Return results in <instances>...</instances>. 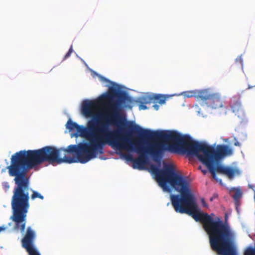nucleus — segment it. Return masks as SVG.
Listing matches in <instances>:
<instances>
[{
	"instance_id": "obj_1",
	"label": "nucleus",
	"mask_w": 255,
	"mask_h": 255,
	"mask_svg": "<svg viewBox=\"0 0 255 255\" xmlns=\"http://www.w3.org/2000/svg\"><path fill=\"white\" fill-rule=\"evenodd\" d=\"M95 158V154L87 142L70 145L67 148L46 146L39 149L20 150L15 153L11 157L10 165L7 167L9 175L15 176L14 201L22 208H27L29 188L26 174L34 167L44 162L53 165L78 162L85 163Z\"/></svg>"
},
{
	"instance_id": "obj_2",
	"label": "nucleus",
	"mask_w": 255,
	"mask_h": 255,
	"mask_svg": "<svg viewBox=\"0 0 255 255\" xmlns=\"http://www.w3.org/2000/svg\"><path fill=\"white\" fill-rule=\"evenodd\" d=\"M128 128L139 135L140 138L170 141L183 153L196 156L208 169L213 178L222 183L216 172L225 175L230 179L235 176L236 170L233 167L220 164L225 157L233 154V149L227 145L218 144L216 147L193 140L188 135H181L176 131H152L143 129L138 125L130 123Z\"/></svg>"
},
{
	"instance_id": "obj_3",
	"label": "nucleus",
	"mask_w": 255,
	"mask_h": 255,
	"mask_svg": "<svg viewBox=\"0 0 255 255\" xmlns=\"http://www.w3.org/2000/svg\"><path fill=\"white\" fill-rule=\"evenodd\" d=\"M100 100L101 102L106 101V112L103 115V121L99 120L98 115L92 139H90L89 143L95 158L98 154L104 153V147L107 144L117 149L123 150L129 148L128 144L131 141L129 133L120 130L111 131L109 129V127L123 125L120 116L122 105L132 103L131 98L127 93L119 92L111 87L108 93L102 95Z\"/></svg>"
},
{
	"instance_id": "obj_4",
	"label": "nucleus",
	"mask_w": 255,
	"mask_h": 255,
	"mask_svg": "<svg viewBox=\"0 0 255 255\" xmlns=\"http://www.w3.org/2000/svg\"><path fill=\"white\" fill-rule=\"evenodd\" d=\"M149 171L164 191H170V187L167 185L168 183L180 192V195H170L172 205L176 212L187 214L195 208L197 203L189 188V182L183 176L176 172L173 165L165 164L164 169H160L156 165L151 164Z\"/></svg>"
},
{
	"instance_id": "obj_5",
	"label": "nucleus",
	"mask_w": 255,
	"mask_h": 255,
	"mask_svg": "<svg viewBox=\"0 0 255 255\" xmlns=\"http://www.w3.org/2000/svg\"><path fill=\"white\" fill-rule=\"evenodd\" d=\"M187 214L202 224L213 251L219 255H238L236 234L228 224L218 217L214 219L207 213L200 212L197 205Z\"/></svg>"
},
{
	"instance_id": "obj_6",
	"label": "nucleus",
	"mask_w": 255,
	"mask_h": 255,
	"mask_svg": "<svg viewBox=\"0 0 255 255\" xmlns=\"http://www.w3.org/2000/svg\"><path fill=\"white\" fill-rule=\"evenodd\" d=\"M101 100H85L83 102L82 106V112L83 114L87 118L92 117L87 124V127L79 126L77 123L72 122L69 119L66 124V128L70 131L76 130L74 134L75 137L81 136L86 137L90 143V139H92L94 132L95 126L96 124V120L98 115L96 113L100 107Z\"/></svg>"
},
{
	"instance_id": "obj_7",
	"label": "nucleus",
	"mask_w": 255,
	"mask_h": 255,
	"mask_svg": "<svg viewBox=\"0 0 255 255\" xmlns=\"http://www.w3.org/2000/svg\"><path fill=\"white\" fill-rule=\"evenodd\" d=\"M14 177V181L15 182V186L13 190V195L11 198V208L12 210V215L10 217V219H11L14 223L15 225L14 226V229L16 230H20L21 233L24 232L25 226H26V216L29 208V192L30 191H32V194L31 195L30 198L32 200H35L36 198H39L41 200H43L44 197L41 195L40 193L37 192V191L32 190L30 188V185L29 184V190L28 191V207L25 209L22 208L20 206H19L18 204L15 202L16 201L14 200V191L16 188V184L15 183V176ZM26 176H27L26 175ZM28 178V177H27ZM29 180V179L28 178Z\"/></svg>"
},
{
	"instance_id": "obj_8",
	"label": "nucleus",
	"mask_w": 255,
	"mask_h": 255,
	"mask_svg": "<svg viewBox=\"0 0 255 255\" xmlns=\"http://www.w3.org/2000/svg\"><path fill=\"white\" fill-rule=\"evenodd\" d=\"M128 147L129 148L125 149L134 151L139 154V157L135 158L133 162V168L143 169V165L146 162V154H150L154 160H156V158H158L159 156V148L158 145H155L145 147L143 146L141 139L134 141H130Z\"/></svg>"
},
{
	"instance_id": "obj_9",
	"label": "nucleus",
	"mask_w": 255,
	"mask_h": 255,
	"mask_svg": "<svg viewBox=\"0 0 255 255\" xmlns=\"http://www.w3.org/2000/svg\"><path fill=\"white\" fill-rule=\"evenodd\" d=\"M35 237L34 231L31 227H28L25 234L21 240V244L28 255H40L34 246Z\"/></svg>"
},
{
	"instance_id": "obj_10",
	"label": "nucleus",
	"mask_w": 255,
	"mask_h": 255,
	"mask_svg": "<svg viewBox=\"0 0 255 255\" xmlns=\"http://www.w3.org/2000/svg\"><path fill=\"white\" fill-rule=\"evenodd\" d=\"M206 96H204L202 101L208 107L213 109H218L223 106V102L219 95L216 93H211L205 89Z\"/></svg>"
},
{
	"instance_id": "obj_11",
	"label": "nucleus",
	"mask_w": 255,
	"mask_h": 255,
	"mask_svg": "<svg viewBox=\"0 0 255 255\" xmlns=\"http://www.w3.org/2000/svg\"><path fill=\"white\" fill-rule=\"evenodd\" d=\"M205 91V90L188 91L183 92V94L185 97L191 98L194 97L198 100L202 101L203 97L206 95V93Z\"/></svg>"
},
{
	"instance_id": "obj_12",
	"label": "nucleus",
	"mask_w": 255,
	"mask_h": 255,
	"mask_svg": "<svg viewBox=\"0 0 255 255\" xmlns=\"http://www.w3.org/2000/svg\"><path fill=\"white\" fill-rule=\"evenodd\" d=\"M233 113H234L239 118H243L245 116V113L242 108L241 102L237 100L231 106Z\"/></svg>"
},
{
	"instance_id": "obj_13",
	"label": "nucleus",
	"mask_w": 255,
	"mask_h": 255,
	"mask_svg": "<svg viewBox=\"0 0 255 255\" xmlns=\"http://www.w3.org/2000/svg\"><path fill=\"white\" fill-rule=\"evenodd\" d=\"M232 190L235 192V194L233 195V198L235 201L236 204H237L239 202L240 199L242 196V192L239 188H234L232 189Z\"/></svg>"
},
{
	"instance_id": "obj_14",
	"label": "nucleus",
	"mask_w": 255,
	"mask_h": 255,
	"mask_svg": "<svg viewBox=\"0 0 255 255\" xmlns=\"http://www.w3.org/2000/svg\"><path fill=\"white\" fill-rule=\"evenodd\" d=\"M244 255H255V248L248 247L245 251Z\"/></svg>"
},
{
	"instance_id": "obj_15",
	"label": "nucleus",
	"mask_w": 255,
	"mask_h": 255,
	"mask_svg": "<svg viewBox=\"0 0 255 255\" xmlns=\"http://www.w3.org/2000/svg\"><path fill=\"white\" fill-rule=\"evenodd\" d=\"M155 99L158 100V102L160 104H163L165 103L166 98L161 95H157L155 96Z\"/></svg>"
},
{
	"instance_id": "obj_16",
	"label": "nucleus",
	"mask_w": 255,
	"mask_h": 255,
	"mask_svg": "<svg viewBox=\"0 0 255 255\" xmlns=\"http://www.w3.org/2000/svg\"><path fill=\"white\" fill-rule=\"evenodd\" d=\"M72 52H73V47H72V45H71L70 48H69L68 51L65 54V55L64 57V60L66 59L69 57H70V56L71 55V54Z\"/></svg>"
},
{
	"instance_id": "obj_17",
	"label": "nucleus",
	"mask_w": 255,
	"mask_h": 255,
	"mask_svg": "<svg viewBox=\"0 0 255 255\" xmlns=\"http://www.w3.org/2000/svg\"><path fill=\"white\" fill-rule=\"evenodd\" d=\"M2 185L5 191H7L10 187L9 183L7 182H3L2 184Z\"/></svg>"
},
{
	"instance_id": "obj_18",
	"label": "nucleus",
	"mask_w": 255,
	"mask_h": 255,
	"mask_svg": "<svg viewBox=\"0 0 255 255\" xmlns=\"http://www.w3.org/2000/svg\"><path fill=\"white\" fill-rule=\"evenodd\" d=\"M125 157L127 160L131 161L133 162L134 158H133L132 156L129 154H126L125 155Z\"/></svg>"
},
{
	"instance_id": "obj_19",
	"label": "nucleus",
	"mask_w": 255,
	"mask_h": 255,
	"mask_svg": "<svg viewBox=\"0 0 255 255\" xmlns=\"http://www.w3.org/2000/svg\"><path fill=\"white\" fill-rule=\"evenodd\" d=\"M100 79L103 82H107V83H109L110 82V81L108 79H106V78L103 77V76H100Z\"/></svg>"
},
{
	"instance_id": "obj_20",
	"label": "nucleus",
	"mask_w": 255,
	"mask_h": 255,
	"mask_svg": "<svg viewBox=\"0 0 255 255\" xmlns=\"http://www.w3.org/2000/svg\"><path fill=\"white\" fill-rule=\"evenodd\" d=\"M199 168L200 169H201V171H202V172L204 174H205L207 172V170H206V169H201V166H200V167H199Z\"/></svg>"
},
{
	"instance_id": "obj_21",
	"label": "nucleus",
	"mask_w": 255,
	"mask_h": 255,
	"mask_svg": "<svg viewBox=\"0 0 255 255\" xmlns=\"http://www.w3.org/2000/svg\"><path fill=\"white\" fill-rule=\"evenodd\" d=\"M234 145L235 146H240V143L239 142H238V141H236L235 143H234Z\"/></svg>"
},
{
	"instance_id": "obj_22",
	"label": "nucleus",
	"mask_w": 255,
	"mask_h": 255,
	"mask_svg": "<svg viewBox=\"0 0 255 255\" xmlns=\"http://www.w3.org/2000/svg\"><path fill=\"white\" fill-rule=\"evenodd\" d=\"M6 229L5 227H0V232L3 231H4Z\"/></svg>"
},
{
	"instance_id": "obj_23",
	"label": "nucleus",
	"mask_w": 255,
	"mask_h": 255,
	"mask_svg": "<svg viewBox=\"0 0 255 255\" xmlns=\"http://www.w3.org/2000/svg\"><path fill=\"white\" fill-rule=\"evenodd\" d=\"M253 87H255V86H251L250 85H249L248 86V89H251Z\"/></svg>"
},
{
	"instance_id": "obj_24",
	"label": "nucleus",
	"mask_w": 255,
	"mask_h": 255,
	"mask_svg": "<svg viewBox=\"0 0 255 255\" xmlns=\"http://www.w3.org/2000/svg\"><path fill=\"white\" fill-rule=\"evenodd\" d=\"M142 109H146V107L145 106H143V107H142Z\"/></svg>"
},
{
	"instance_id": "obj_25",
	"label": "nucleus",
	"mask_w": 255,
	"mask_h": 255,
	"mask_svg": "<svg viewBox=\"0 0 255 255\" xmlns=\"http://www.w3.org/2000/svg\"><path fill=\"white\" fill-rule=\"evenodd\" d=\"M154 107H155V108L156 109V110H158V107L156 105L154 106Z\"/></svg>"
}]
</instances>
